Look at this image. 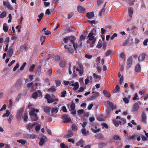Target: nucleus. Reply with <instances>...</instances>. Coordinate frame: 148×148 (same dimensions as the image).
<instances>
[{
    "instance_id": "nucleus-7",
    "label": "nucleus",
    "mask_w": 148,
    "mask_h": 148,
    "mask_svg": "<svg viewBox=\"0 0 148 148\" xmlns=\"http://www.w3.org/2000/svg\"><path fill=\"white\" fill-rule=\"evenodd\" d=\"M64 48L65 49L68 51L69 53L72 54L74 53L73 49L71 47L70 45H65L64 46Z\"/></svg>"
},
{
    "instance_id": "nucleus-49",
    "label": "nucleus",
    "mask_w": 148,
    "mask_h": 148,
    "mask_svg": "<svg viewBox=\"0 0 148 148\" xmlns=\"http://www.w3.org/2000/svg\"><path fill=\"white\" fill-rule=\"evenodd\" d=\"M27 63L25 62H24L22 66L20 68V70L21 71H23L24 70L25 66L26 65Z\"/></svg>"
},
{
    "instance_id": "nucleus-47",
    "label": "nucleus",
    "mask_w": 148,
    "mask_h": 148,
    "mask_svg": "<svg viewBox=\"0 0 148 148\" xmlns=\"http://www.w3.org/2000/svg\"><path fill=\"white\" fill-rule=\"evenodd\" d=\"M55 82L57 87L59 86L60 85L61 82L59 80H55Z\"/></svg>"
},
{
    "instance_id": "nucleus-36",
    "label": "nucleus",
    "mask_w": 148,
    "mask_h": 148,
    "mask_svg": "<svg viewBox=\"0 0 148 148\" xmlns=\"http://www.w3.org/2000/svg\"><path fill=\"white\" fill-rule=\"evenodd\" d=\"M17 141L20 143H21L22 145H25L26 143V141L25 140L21 139L18 140Z\"/></svg>"
},
{
    "instance_id": "nucleus-24",
    "label": "nucleus",
    "mask_w": 148,
    "mask_h": 148,
    "mask_svg": "<svg viewBox=\"0 0 148 148\" xmlns=\"http://www.w3.org/2000/svg\"><path fill=\"white\" fill-rule=\"evenodd\" d=\"M23 112V109H21L19 110L17 113V118L20 119L21 117L22 113Z\"/></svg>"
},
{
    "instance_id": "nucleus-60",
    "label": "nucleus",
    "mask_w": 148,
    "mask_h": 148,
    "mask_svg": "<svg viewBox=\"0 0 148 148\" xmlns=\"http://www.w3.org/2000/svg\"><path fill=\"white\" fill-rule=\"evenodd\" d=\"M123 100L125 103H128L129 102V99L127 97L123 98Z\"/></svg>"
},
{
    "instance_id": "nucleus-23",
    "label": "nucleus",
    "mask_w": 148,
    "mask_h": 148,
    "mask_svg": "<svg viewBox=\"0 0 148 148\" xmlns=\"http://www.w3.org/2000/svg\"><path fill=\"white\" fill-rule=\"evenodd\" d=\"M72 86H74L73 88V90L74 91L77 90L79 87V85L77 82H75V84L73 83L71 85Z\"/></svg>"
},
{
    "instance_id": "nucleus-10",
    "label": "nucleus",
    "mask_w": 148,
    "mask_h": 148,
    "mask_svg": "<svg viewBox=\"0 0 148 148\" xmlns=\"http://www.w3.org/2000/svg\"><path fill=\"white\" fill-rule=\"evenodd\" d=\"M13 53V49L12 47H10L7 53V57L10 58Z\"/></svg>"
},
{
    "instance_id": "nucleus-63",
    "label": "nucleus",
    "mask_w": 148,
    "mask_h": 148,
    "mask_svg": "<svg viewBox=\"0 0 148 148\" xmlns=\"http://www.w3.org/2000/svg\"><path fill=\"white\" fill-rule=\"evenodd\" d=\"M113 138L115 140H116L119 139L120 140H121V139L118 136L116 135H114L113 137Z\"/></svg>"
},
{
    "instance_id": "nucleus-38",
    "label": "nucleus",
    "mask_w": 148,
    "mask_h": 148,
    "mask_svg": "<svg viewBox=\"0 0 148 148\" xmlns=\"http://www.w3.org/2000/svg\"><path fill=\"white\" fill-rule=\"evenodd\" d=\"M105 12V8H103L100 11L99 13V15L100 16H101L102 15V14H104Z\"/></svg>"
},
{
    "instance_id": "nucleus-46",
    "label": "nucleus",
    "mask_w": 148,
    "mask_h": 148,
    "mask_svg": "<svg viewBox=\"0 0 148 148\" xmlns=\"http://www.w3.org/2000/svg\"><path fill=\"white\" fill-rule=\"evenodd\" d=\"M115 91L114 93H116L120 90V88L118 85H117L115 88Z\"/></svg>"
},
{
    "instance_id": "nucleus-52",
    "label": "nucleus",
    "mask_w": 148,
    "mask_h": 148,
    "mask_svg": "<svg viewBox=\"0 0 148 148\" xmlns=\"http://www.w3.org/2000/svg\"><path fill=\"white\" fill-rule=\"evenodd\" d=\"M121 121H119V123L120 124H125L126 123V120L122 118L121 119Z\"/></svg>"
},
{
    "instance_id": "nucleus-5",
    "label": "nucleus",
    "mask_w": 148,
    "mask_h": 148,
    "mask_svg": "<svg viewBox=\"0 0 148 148\" xmlns=\"http://www.w3.org/2000/svg\"><path fill=\"white\" fill-rule=\"evenodd\" d=\"M68 39L73 44V47L75 51H76L77 48V45L75 43V41L76 40L75 37L74 36H68Z\"/></svg>"
},
{
    "instance_id": "nucleus-11",
    "label": "nucleus",
    "mask_w": 148,
    "mask_h": 148,
    "mask_svg": "<svg viewBox=\"0 0 148 148\" xmlns=\"http://www.w3.org/2000/svg\"><path fill=\"white\" fill-rule=\"evenodd\" d=\"M141 121L144 123H146L147 116L146 114L144 112H142L141 115Z\"/></svg>"
},
{
    "instance_id": "nucleus-29",
    "label": "nucleus",
    "mask_w": 148,
    "mask_h": 148,
    "mask_svg": "<svg viewBox=\"0 0 148 148\" xmlns=\"http://www.w3.org/2000/svg\"><path fill=\"white\" fill-rule=\"evenodd\" d=\"M44 111L47 114H49L51 110V108L49 107H45L44 108Z\"/></svg>"
},
{
    "instance_id": "nucleus-55",
    "label": "nucleus",
    "mask_w": 148,
    "mask_h": 148,
    "mask_svg": "<svg viewBox=\"0 0 148 148\" xmlns=\"http://www.w3.org/2000/svg\"><path fill=\"white\" fill-rule=\"evenodd\" d=\"M129 87L131 88L132 90H134V86L133 83L131 82L130 83V85L129 86Z\"/></svg>"
},
{
    "instance_id": "nucleus-41",
    "label": "nucleus",
    "mask_w": 148,
    "mask_h": 148,
    "mask_svg": "<svg viewBox=\"0 0 148 148\" xmlns=\"http://www.w3.org/2000/svg\"><path fill=\"white\" fill-rule=\"evenodd\" d=\"M35 67V65L34 64H32L30 66V68L29 69V71L30 72L33 71L34 70Z\"/></svg>"
},
{
    "instance_id": "nucleus-64",
    "label": "nucleus",
    "mask_w": 148,
    "mask_h": 148,
    "mask_svg": "<svg viewBox=\"0 0 148 148\" xmlns=\"http://www.w3.org/2000/svg\"><path fill=\"white\" fill-rule=\"evenodd\" d=\"M46 38V37L45 36H42L40 37V40L41 41H43L45 42V39Z\"/></svg>"
},
{
    "instance_id": "nucleus-48",
    "label": "nucleus",
    "mask_w": 148,
    "mask_h": 148,
    "mask_svg": "<svg viewBox=\"0 0 148 148\" xmlns=\"http://www.w3.org/2000/svg\"><path fill=\"white\" fill-rule=\"evenodd\" d=\"M24 117L23 118L24 121L27 122V119H28V116L27 115L26 113H25L24 114Z\"/></svg>"
},
{
    "instance_id": "nucleus-31",
    "label": "nucleus",
    "mask_w": 148,
    "mask_h": 148,
    "mask_svg": "<svg viewBox=\"0 0 148 148\" xmlns=\"http://www.w3.org/2000/svg\"><path fill=\"white\" fill-rule=\"evenodd\" d=\"M135 71L137 72H139L141 71V68L139 64H137L135 67Z\"/></svg>"
},
{
    "instance_id": "nucleus-1",
    "label": "nucleus",
    "mask_w": 148,
    "mask_h": 148,
    "mask_svg": "<svg viewBox=\"0 0 148 148\" xmlns=\"http://www.w3.org/2000/svg\"><path fill=\"white\" fill-rule=\"evenodd\" d=\"M39 112V110L37 109L34 108L32 110L29 112V114L32 120L33 121H36L38 120L37 114L35 112Z\"/></svg>"
},
{
    "instance_id": "nucleus-6",
    "label": "nucleus",
    "mask_w": 148,
    "mask_h": 148,
    "mask_svg": "<svg viewBox=\"0 0 148 148\" xmlns=\"http://www.w3.org/2000/svg\"><path fill=\"white\" fill-rule=\"evenodd\" d=\"M78 65L80 69H76L77 71H78L80 74H82L84 72V67L82 64L80 62H79Z\"/></svg>"
},
{
    "instance_id": "nucleus-25",
    "label": "nucleus",
    "mask_w": 148,
    "mask_h": 148,
    "mask_svg": "<svg viewBox=\"0 0 148 148\" xmlns=\"http://www.w3.org/2000/svg\"><path fill=\"white\" fill-rule=\"evenodd\" d=\"M84 143L82 139H81L78 142L76 143V145L77 146H80V147H84Z\"/></svg>"
},
{
    "instance_id": "nucleus-34",
    "label": "nucleus",
    "mask_w": 148,
    "mask_h": 148,
    "mask_svg": "<svg viewBox=\"0 0 148 148\" xmlns=\"http://www.w3.org/2000/svg\"><path fill=\"white\" fill-rule=\"evenodd\" d=\"M82 133L84 135L86 136L88 135L89 134V132L88 131L86 132L85 129H82L81 130Z\"/></svg>"
},
{
    "instance_id": "nucleus-51",
    "label": "nucleus",
    "mask_w": 148,
    "mask_h": 148,
    "mask_svg": "<svg viewBox=\"0 0 148 148\" xmlns=\"http://www.w3.org/2000/svg\"><path fill=\"white\" fill-rule=\"evenodd\" d=\"M23 137L25 138L30 139V134H23Z\"/></svg>"
},
{
    "instance_id": "nucleus-22",
    "label": "nucleus",
    "mask_w": 148,
    "mask_h": 148,
    "mask_svg": "<svg viewBox=\"0 0 148 148\" xmlns=\"http://www.w3.org/2000/svg\"><path fill=\"white\" fill-rule=\"evenodd\" d=\"M107 103L110 106L112 110H113L114 109L116 108V106H114L113 103L112 102H110L108 100L107 101Z\"/></svg>"
},
{
    "instance_id": "nucleus-9",
    "label": "nucleus",
    "mask_w": 148,
    "mask_h": 148,
    "mask_svg": "<svg viewBox=\"0 0 148 148\" xmlns=\"http://www.w3.org/2000/svg\"><path fill=\"white\" fill-rule=\"evenodd\" d=\"M132 56H130L128 58L127 62V68H129L131 67L132 62Z\"/></svg>"
},
{
    "instance_id": "nucleus-19",
    "label": "nucleus",
    "mask_w": 148,
    "mask_h": 148,
    "mask_svg": "<svg viewBox=\"0 0 148 148\" xmlns=\"http://www.w3.org/2000/svg\"><path fill=\"white\" fill-rule=\"evenodd\" d=\"M22 85V82L21 80L18 79L16 83L15 84V87L17 88H19L21 87Z\"/></svg>"
},
{
    "instance_id": "nucleus-14",
    "label": "nucleus",
    "mask_w": 148,
    "mask_h": 148,
    "mask_svg": "<svg viewBox=\"0 0 148 148\" xmlns=\"http://www.w3.org/2000/svg\"><path fill=\"white\" fill-rule=\"evenodd\" d=\"M3 5L6 7L10 10H12L13 9V7L9 3L6 1H4L3 2Z\"/></svg>"
},
{
    "instance_id": "nucleus-59",
    "label": "nucleus",
    "mask_w": 148,
    "mask_h": 148,
    "mask_svg": "<svg viewBox=\"0 0 148 148\" xmlns=\"http://www.w3.org/2000/svg\"><path fill=\"white\" fill-rule=\"evenodd\" d=\"M66 91L65 90H63L61 92V97H64L66 96Z\"/></svg>"
},
{
    "instance_id": "nucleus-16",
    "label": "nucleus",
    "mask_w": 148,
    "mask_h": 148,
    "mask_svg": "<svg viewBox=\"0 0 148 148\" xmlns=\"http://www.w3.org/2000/svg\"><path fill=\"white\" fill-rule=\"evenodd\" d=\"M59 106H56L55 107H53L51 110V112L52 114H56L59 110Z\"/></svg>"
},
{
    "instance_id": "nucleus-21",
    "label": "nucleus",
    "mask_w": 148,
    "mask_h": 148,
    "mask_svg": "<svg viewBox=\"0 0 148 148\" xmlns=\"http://www.w3.org/2000/svg\"><path fill=\"white\" fill-rule=\"evenodd\" d=\"M94 14L93 12H88L86 14L87 17L89 19H90L92 17H94Z\"/></svg>"
},
{
    "instance_id": "nucleus-30",
    "label": "nucleus",
    "mask_w": 148,
    "mask_h": 148,
    "mask_svg": "<svg viewBox=\"0 0 148 148\" xmlns=\"http://www.w3.org/2000/svg\"><path fill=\"white\" fill-rule=\"evenodd\" d=\"M103 93L104 95L107 97H110L111 96V95L110 93L108 92L106 90H103Z\"/></svg>"
},
{
    "instance_id": "nucleus-45",
    "label": "nucleus",
    "mask_w": 148,
    "mask_h": 148,
    "mask_svg": "<svg viewBox=\"0 0 148 148\" xmlns=\"http://www.w3.org/2000/svg\"><path fill=\"white\" fill-rule=\"evenodd\" d=\"M53 58L55 61H58L60 60V57L58 55H56L54 56Z\"/></svg>"
},
{
    "instance_id": "nucleus-27",
    "label": "nucleus",
    "mask_w": 148,
    "mask_h": 148,
    "mask_svg": "<svg viewBox=\"0 0 148 148\" xmlns=\"http://www.w3.org/2000/svg\"><path fill=\"white\" fill-rule=\"evenodd\" d=\"M129 15L131 18L132 16V14L133 13V9L132 8L130 7L128 9Z\"/></svg>"
},
{
    "instance_id": "nucleus-62",
    "label": "nucleus",
    "mask_w": 148,
    "mask_h": 148,
    "mask_svg": "<svg viewBox=\"0 0 148 148\" xmlns=\"http://www.w3.org/2000/svg\"><path fill=\"white\" fill-rule=\"evenodd\" d=\"M70 107L71 109L72 110H74L75 108V105L74 103H72L71 104Z\"/></svg>"
},
{
    "instance_id": "nucleus-15",
    "label": "nucleus",
    "mask_w": 148,
    "mask_h": 148,
    "mask_svg": "<svg viewBox=\"0 0 148 148\" xmlns=\"http://www.w3.org/2000/svg\"><path fill=\"white\" fill-rule=\"evenodd\" d=\"M73 133L71 130H68L67 134L64 136L63 137L64 138H67L71 137L73 135Z\"/></svg>"
},
{
    "instance_id": "nucleus-18",
    "label": "nucleus",
    "mask_w": 148,
    "mask_h": 148,
    "mask_svg": "<svg viewBox=\"0 0 148 148\" xmlns=\"http://www.w3.org/2000/svg\"><path fill=\"white\" fill-rule=\"evenodd\" d=\"M77 10L79 12L82 13H84L85 9L81 6H79L77 7Z\"/></svg>"
},
{
    "instance_id": "nucleus-43",
    "label": "nucleus",
    "mask_w": 148,
    "mask_h": 148,
    "mask_svg": "<svg viewBox=\"0 0 148 148\" xmlns=\"http://www.w3.org/2000/svg\"><path fill=\"white\" fill-rule=\"evenodd\" d=\"M97 5L99 6L103 2V0H97Z\"/></svg>"
},
{
    "instance_id": "nucleus-32",
    "label": "nucleus",
    "mask_w": 148,
    "mask_h": 148,
    "mask_svg": "<svg viewBox=\"0 0 148 148\" xmlns=\"http://www.w3.org/2000/svg\"><path fill=\"white\" fill-rule=\"evenodd\" d=\"M106 145V144L103 142H100L98 143V148H103Z\"/></svg>"
},
{
    "instance_id": "nucleus-17",
    "label": "nucleus",
    "mask_w": 148,
    "mask_h": 148,
    "mask_svg": "<svg viewBox=\"0 0 148 148\" xmlns=\"http://www.w3.org/2000/svg\"><path fill=\"white\" fill-rule=\"evenodd\" d=\"M137 135L135 134H133L132 136H129L127 135L126 136L127 139L128 140H135Z\"/></svg>"
},
{
    "instance_id": "nucleus-53",
    "label": "nucleus",
    "mask_w": 148,
    "mask_h": 148,
    "mask_svg": "<svg viewBox=\"0 0 148 148\" xmlns=\"http://www.w3.org/2000/svg\"><path fill=\"white\" fill-rule=\"evenodd\" d=\"M74 15V13L73 12H71L68 14V18L69 19L71 18Z\"/></svg>"
},
{
    "instance_id": "nucleus-26",
    "label": "nucleus",
    "mask_w": 148,
    "mask_h": 148,
    "mask_svg": "<svg viewBox=\"0 0 148 148\" xmlns=\"http://www.w3.org/2000/svg\"><path fill=\"white\" fill-rule=\"evenodd\" d=\"M41 73V68L40 66H37V69L36 71V73L40 75Z\"/></svg>"
},
{
    "instance_id": "nucleus-37",
    "label": "nucleus",
    "mask_w": 148,
    "mask_h": 148,
    "mask_svg": "<svg viewBox=\"0 0 148 148\" xmlns=\"http://www.w3.org/2000/svg\"><path fill=\"white\" fill-rule=\"evenodd\" d=\"M56 89L55 86H53L48 90V91L50 92H53L56 91Z\"/></svg>"
},
{
    "instance_id": "nucleus-2",
    "label": "nucleus",
    "mask_w": 148,
    "mask_h": 148,
    "mask_svg": "<svg viewBox=\"0 0 148 148\" xmlns=\"http://www.w3.org/2000/svg\"><path fill=\"white\" fill-rule=\"evenodd\" d=\"M45 98L47 100V103H49L55 101L58 102L59 101L58 99L56 98L55 96H52L51 97V95L48 94L45 95Z\"/></svg>"
},
{
    "instance_id": "nucleus-40",
    "label": "nucleus",
    "mask_w": 148,
    "mask_h": 148,
    "mask_svg": "<svg viewBox=\"0 0 148 148\" xmlns=\"http://www.w3.org/2000/svg\"><path fill=\"white\" fill-rule=\"evenodd\" d=\"M10 112L8 110H7L6 111V112L2 116L3 117H5V116H6V117H8L9 115H10Z\"/></svg>"
},
{
    "instance_id": "nucleus-56",
    "label": "nucleus",
    "mask_w": 148,
    "mask_h": 148,
    "mask_svg": "<svg viewBox=\"0 0 148 148\" xmlns=\"http://www.w3.org/2000/svg\"><path fill=\"white\" fill-rule=\"evenodd\" d=\"M76 69H77L76 68V67L75 66H73V76H76V75L75 74V69L76 70Z\"/></svg>"
},
{
    "instance_id": "nucleus-57",
    "label": "nucleus",
    "mask_w": 148,
    "mask_h": 148,
    "mask_svg": "<svg viewBox=\"0 0 148 148\" xmlns=\"http://www.w3.org/2000/svg\"><path fill=\"white\" fill-rule=\"evenodd\" d=\"M38 94L36 92H34L32 95V97L33 98H36L38 96Z\"/></svg>"
},
{
    "instance_id": "nucleus-13",
    "label": "nucleus",
    "mask_w": 148,
    "mask_h": 148,
    "mask_svg": "<svg viewBox=\"0 0 148 148\" xmlns=\"http://www.w3.org/2000/svg\"><path fill=\"white\" fill-rule=\"evenodd\" d=\"M139 105L138 103H135L133 106L132 111V112L137 111L139 110Z\"/></svg>"
},
{
    "instance_id": "nucleus-35",
    "label": "nucleus",
    "mask_w": 148,
    "mask_h": 148,
    "mask_svg": "<svg viewBox=\"0 0 148 148\" xmlns=\"http://www.w3.org/2000/svg\"><path fill=\"white\" fill-rule=\"evenodd\" d=\"M6 23H5L3 25V30L5 32H7L8 30V27Z\"/></svg>"
},
{
    "instance_id": "nucleus-20",
    "label": "nucleus",
    "mask_w": 148,
    "mask_h": 148,
    "mask_svg": "<svg viewBox=\"0 0 148 148\" xmlns=\"http://www.w3.org/2000/svg\"><path fill=\"white\" fill-rule=\"evenodd\" d=\"M146 54L143 53L142 54L140 55L139 56L138 58V60L139 62L142 61L145 58Z\"/></svg>"
},
{
    "instance_id": "nucleus-33",
    "label": "nucleus",
    "mask_w": 148,
    "mask_h": 148,
    "mask_svg": "<svg viewBox=\"0 0 148 148\" xmlns=\"http://www.w3.org/2000/svg\"><path fill=\"white\" fill-rule=\"evenodd\" d=\"M66 62L65 61L62 60L60 62V67L63 68L66 65Z\"/></svg>"
},
{
    "instance_id": "nucleus-61",
    "label": "nucleus",
    "mask_w": 148,
    "mask_h": 148,
    "mask_svg": "<svg viewBox=\"0 0 148 148\" xmlns=\"http://www.w3.org/2000/svg\"><path fill=\"white\" fill-rule=\"evenodd\" d=\"M68 116L67 114H64L62 116V119L64 121L68 118Z\"/></svg>"
},
{
    "instance_id": "nucleus-4",
    "label": "nucleus",
    "mask_w": 148,
    "mask_h": 148,
    "mask_svg": "<svg viewBox=\"0 0 148 148\" xmlns=\"http://www.w3.org/2000/svg\"><path fill=\"white\" fill-rule=\"evenodd\" d=\"M92 95L88 97V100H92L95 99L99 95V93L97 92L93 91L92 92Z\"/></svg>"
},
{
    "instance_id": "nucleus-58",
    "label": "nucleus",
    "mask_w": 148,
    "mask_h": 148,
    "mask_svg": "<svg viewBox=\"0 0 148 148\" xmlns=\"http://www.w3.org/2000/svg\"><path fill=\"white\" fill-rule=\"evenodd\" d=\"M85 56L86 58L89 59H90L92 57V55L88 54H85Z\"/></svg>"
},
{
    "instance_id": "nucleus-8",
    "label": "nucleus",
    "mask_w": 148,
    "mask_h": 148,
    "mask_svg": "<svg viewBox=\"0 0 148 148\" xmlns=\"http://www.w3.org/2000/svg\"><path fill=\"white\" fill-rule=\"evenodd\" d=\"M47 140V137L45 136H43L40 139L39 144L40 145H42Z\"/></svg>"
},
{
    "instance_id": "nucleus-54",
    "label": "nucleus",
    "mask_w": 148,
    "mask_h": 148,
    "mask_svg": "<svg viewBox=\"0 0 148 148\" xmlns=\"http://www.w3.org/2000/svg\"><path fill=\"white\" fill-rule=\"evenodd\" d=\"M19 64L18 63H17L16 64V65L14 68L13 69V71H15L16 69L19 67Z\"/></svg>"
},
{
    "instance_id": "nucleus-28",
    "label": "nucleus",
    "mask_w": 148,
    "mask_h": 148,
    "mask_svg": "<svg viewBox=\"0 0 148 148\" xmlns=\"http://www.w3.org/2000/svg\"><path fill=\"white\" fill-rule=\"evenodd\" d=\"M95 138L97 139H100L103 138V136L101 134L99 133L96 134L95 136Z\"/></svg>"
},
{
    "instance_id": "nucleus-44",
    "label": "nucleus",
    "mask_w": 148,
    "mask_h": 148,
    "mask_svg": "<svg viewBox=\"0 0 148 148\" xmlns=\"http://www.w3.org/2000/svg\"><path fill=\"white\" fill-rule=\"evenodd\" d=\"M71 127L73 131L75 132L77 131V127L76 125L73 124L72 125Z\"/></svg>"
},
{
    "instance_id": "nucleus-3",
    "label": "nucleus",
    "mask_w": 148,
    "mask_h": 148,
    "mask_svg": "<svg viewBox=\"0 0 148 148\" xmlns=\"http://www.w3.org/2000/svg\"><path fill=\"white\" fill-rule=\"evenodd\" d=\"M88 37L89 39L86 41L87 43L93 45L95 43L96 39L94 37V33L93 32H90L88 35Z\"/></svg>"
},
{
    "instance_id": "nucleus-42",
    "label": "nucleus",
    "mask_w": 148,
    "mask_h": 148,
    "mask_svg": "<svg viewBox=\"0 0 148 148\" xmlns=\"http://www.w3.org/2000/svg\"><path fill=\"white\" fill-rule=\"evenodd\" d=\"M91 130L92 132L95 133L99 132L100 130L99 129H97V127L96 126L94 128H92Z\"/></svg>"
},
{
    "instance_id": "nucleus-50",
    "label": "nucleus",
    "mask_w": 148,
    "mask_h": 148,
    "mask_svg": "<svg viewBox=\"0 0 148 148\" xmlns=\"http://www.w3.org/2000/svg\"><path fill=\"white\" fill-rule=\"evenodd\" d=\"M71 122V119L70 118H68L66 119L64 121V123H68Z\"/></svg>"
},
{
    "instance_id": "nucleus-12",
    "label": "nucleus",
    "mask_w": 148,
    "mask_h": 148,
    "mask_svg": "<svg viewBox=\"0 0 148 148\" xmlns=\"http://www.w3.org/2000/svg\"><path fill=\"white\" fill-rule=\"evenodd\" d=\"M36 124V123H29L26 126V128L27 129L29 130H30L33 129L35 126Z\"/></svg>"
},
{
    "instance_id": "nucleus-39",
    "label": "nucleus",
    "mask_w": 148,
    "mask_h": 148,
    "mask_svg": "<svg viewBox=\"0 0 148 148\" xmlns=\"http://www.w3.org/2000/svg\"><path fill=\"white\" fill-rule=\"evenodd\" d=\"M7 13L6 12H3L0 14V18H3L5 17L6 16Z\"/></svg>"
}]
</instances>
